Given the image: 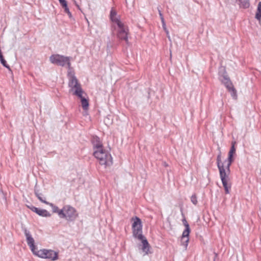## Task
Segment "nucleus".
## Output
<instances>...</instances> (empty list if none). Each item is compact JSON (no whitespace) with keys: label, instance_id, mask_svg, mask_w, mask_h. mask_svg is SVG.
Here are the masks:
<instances>
[{"label":"nucleus","instance_id":"obj_1","mask_svg":"<svg viewBox=\"0 0 261 261\" xmlns=\"http://www.w3.org/2000/svg\"><path fill=\"white\" fill-rule=\"evenodd\" d=\"M94 156L99 161V163L101 165H104L105 167L110 166L113 164L112 157L108 151L102 149H98L96 151H94Z\"/></svg>","mask_w":261,"mask_h":261},{"label":"nucleus","instance_id":"obj_2","mask_svg":"<svg viewBox=\"0 0 261 261\" xmlns=\"http://www.w3.org/2000/svg\"><path fill=\"white\" fill-rule=\"evenodd\" d=\"M78 217L76 210L69 205H64L59 213V217L68 221H73Z\"/></svg>","mask_w":261,"mask_h":261},{"label":"nucleus","instance_id":"obj_3","mask_svg":"<svg viewBox=\"0 0 261 261\" xmlns=\"http://www.w3.org/2000/svg\"><path fill=\"white\" fill-rule=\"evenodd\" d=\"M219 75L220 80L225 85L229 91L231 92V96L236 98L237 91L233 88L229 77L226 73L225 69L223 67H221L219 68Z\"/></svg>","mask_w":261,"mask_h":261},{"label":"nucleus","instance_id":"obj_4","mask_svg":"<svg viewBox=\"0 0 261 261\" xmlns=\"http://www.w3.org/2000/svg\"><path fill=\"white\" fill-rule=\"evenodd\" d=\"M133 223L132 225L133 237L138 240L143 239L144 236L142 234V225L141 219L135 217L132 218Z\"/></svg>","mask_w":261,"mask_h":261},{"label":"nucleus","instance_id":"obj_5","mask_svg":"<svg viewBox=\"0 0 261 261\" xmlns=\"http://www.w3.org/2000/svg\"><path fill=\"white\" fill-rule=\"evenodd\" d=\"M33 254L40 258L49 259L51 260H56L58 258V253L52 250L45 249L40 250H36Z\"/></svg>","mask_w":261,"mask_h":261},{"label":"nucleus","instance_id":"obj_6","mask_svg":"<svg viewBox=\"0 0 261 261\" xmlns=\"http://www.w3.org/2000/svg\"><path fill=\"white\" fill-rule=\"evenodd\" d=\"M50 61L52 63L59 66H64L67 64L68 67L70 66V58L68 57L54 55L50 56Z\"/></svg>","mask_w":261,"mask_h":261},{"label":"nucleus","instance_id":"obj_7","mask_svg":"<svg viewBox=\"0 0 261 261\" xmlns=\"http://www.w3.org/2000/svg\"><path fill=\"white\" fill-rule=\"evenodd\" d=\"M68 86L71 88V91H73V94L76 96H80L81 93H84L80 84L76 77L69 79Z\"/></svg>","mask_w":261,"mask_h":261},{"label":"nucleus","instance_id":"obj_8","mask_svg":"<svg viewBox=\"0 0 261 261\" xmlns=\"http://www.w3.org/2000/svg\"><path fill=\"white\" fill-rule=\"evenodd\" d=\"M118 32L117 37L121 40L125 41L126 43H128V29L127 27L125 26L124 24L121 21H118Z\"/></svg>","mask_w":261,"mask_h":261},{"label":"nucleus","instance_id":"obj_9","mask_svg":"<svg viewBox=\"0 0 261 261\" xmlns=\"http://www.w3.org/2000/svg\"><path fill=\"white\" fill-rule=\"evenodd\" d=\"M182 222L186 227V229L182 232L181 238V244L185 246V248H187L189 241V236L190 231V228L189 224L185 219H183Z\"/></svg>","mask_w":261,"mask_h":261},{"label":"nucleus","instance_id":"obj_10","mask_svg":"<svg viewBox=\"0 0 261 261\" xmlns=\"http://www.w3.org/2000/svg\"><path fill=\"white\" fill-rule=\"evenodd\" d=\"M24 233L26 238V241L28 246L31 249L33 253H35L37 248L35 245V241L32 237L30 232L27 228H24Z\"/></svg>","mask_w":261,"mask_h":261},{"label":"nucleus","instance_id":"obj_11","mask_svg":"<svg viewBox=\"0 0 261 261\" xmlns=\"http://www.w3.org/2000/svg\"><path fill=\"white\" fill-rule=\"evenodd\" d=\"M92 142L93 145L94 151H96L97 150H98L99 148H103L102 144L98 137H93L92 140Z\"/></svg>","mask_w":261,"mask_h":261},{"label":"nucleus","instance_id":"obj_12","mask_svg":"<svg viewBox=\"0 0 261 261\" xmlns=\"http://www.w3.org/2000/svg\"><path fill=\"white\" fill-rule=\"evenodd\" d=\"M235 144H236L235 141L232 142L231 147V148L228 153V157L227 160L225 161V162H227V163H230V164L232 163V162L233 161V159H232L233 154L236 152V148L234 147Z\"/></svg>","mask_w":261,"mask_h":261},{"label":"nucleus","instance_id":"obj_13","mask_svg":"<svg viewBox=\"0 0 261 261\" xmlns=\"http://www.w3.org/2000/svg\"><path fill=\"white\" fill-rule=\"evenodd\" d=\"M139 240L141 241L142 243V249L143 252L145 253V254H148L149 249V244L144 237L143 239H140Z\"/></svg>","mask_w":261,"mask_h":261},{"label":"nucleus","instance_id":"obj_14","mask_svg":"<svg viewBox=\"0 0 261 261\" xmlns=\"http://www.w3.org/2000/svg\"><path fill=\"white\" fill-rule=\"evenodd\" d=\"M83 93H80V96H77L81 99V102L82 103V107L84 110H87L89 108V102L88 100L86 99L85 97H83L82 94Z\"/></svg>","mask_w":261,"mask_h":261},{"label":"nucleus","instance_id":"obj_15","mask_svg":"<svg viewBox=\"0 0 261 261\" xmlns=\"http://www.w3.org/2000/svg\"><path fill=\"white\" fill-rule=\"evenodd\" d=\"M231 164L227 163L226 164V168L227 172L225 173H224L223 175L220 176V178L221 180H230L229 177V175L230 173V166Z\"/></svg>","mask_w":261,"mask_h":261},{"label":"nucleus","instance_id":"obj_16","mask_svg":"<svg viewBox=\"0 0 261 261\" xmlns=\"http://www.w3.org/2000/svg\"><path fill=\"white\" fill-rule=\"evenodd\" d=\"M223 186L225 189V192L226 194H228L229 193V190L231 188V184L229 182V180H221Z\"/></svg>","mask_w":261,"mask_h":261},{"label":"nucleus","instance_id":"obj_17","mask_svg":"<svg viewBox=\"0 0 261 261\" xmlns=\"http://www.w3.org/2000/svg\"><path fill=\"white\" fill-rule=\"evenodd\" d=\"M40 216L49 217L51 216L50 214L46 210L43 209H39L38 213Z\"/></svg>","mask_w":261,"mask_h":261},{"label":"nucleus","instance_id":"obj_18","mask_svg":"<svg viewBox=\"0 0 261 261\" xmlns=\"http://www.w3.org/2000/svg\"><path fill=\"white\" fill-rule=\"evenodd\" d=\"M255 18L258 20L261 19V2L258 4L257 12L255 14Z\"/></svg>","mask_w":261,"mask_h":261},{"label":"nucleus","instance_id":"obj_19","mask_svg":"<svg viewBox=\"0 0 261 261\" xmlns=\"http://www.w3.org/2000/svg\"><path fill=\"white\" fill-rule=\"evenodd\" d=\"M116 12L115 11H114L113 10H112L111 11V14H110L111 19L113 21L117 23V24L118 25V21H120L116 17Z\"/></svg>","mask_w":261,"mask_h":261},{"label":"nucleus","instance_id":"obj_20","mask_svg":"<svg viewBox=\"0 0 261 261\" xmlns=\"http://www.w3.org/2000/svg\"><path fill=\"white\" fill-rule=\"evenodd\" d=\"M35 194L36 196L37 197V198L40 200V201H41L42 202H43L46 204L48 203V202H47L45 200V198L43 199V198L42 196V194L41 193H39L38 191L35 190Z\"/></svg>","mask_w":261,"mask_h":261},{"label":"nucleus","instance_id":"obj_21","mask_svg":"<svg viewBox=\"0 0 261 261\" xmlns=\"http://www.w3.org/2000/svg\"><path fill=\"white\" fill-rule=\"evenodd\" d=\"M48 205H49L52 208V210H53V213H57L58 216H59V213L61 211V210H60L58 207H57V206L56 205H54L53 203H49L48 202V203L47 204Z\"/></svg>","mask_w":261,"mask_h":261},{"label":"nucleus","instance_id":"obj_22","mask_svg":"<svg viewBox=\"0 0 261 261\" xmlns=\"http://www.w3.org/2000/svg\"><path fill=\"white\" fill-rule=\"evenodd\" d=\"M218 168L219 170L220 176L223 175L224 173H225L227 172V168L225 169L224 165L218 166Z\"/></svg>","mask_w":261,"mask_h":261},{"label":"nucleus","instance_id":"obj_23","mask_svg":"<svg viewBox=\"0 0 261 261\" xmlns=\"http://www.w3.org/2000/svg\"><path fill=\"white\" fill-rule=\"evenodd\" d=\"M217 166L224 165V164L222 163L221 161V153L220 151L219 152V153L217 157Z\"/></svg>","mask_w":261,"mask_h":261},{"label":"nucleus","instance_id":"obj_24","mask_svg":"<svg viewBox=\"0 0 261 261\" xmlns=\"http://www.w3.org/2000/svg\"><path fill=\"white\" fill-rule=\"evenodd\" d=\"M69 70L68 71V76L69 77V79L72 78V77H75L74 76V73L73 71H72L70 66L68 67Z\"/></svg>","mask_w":261,"mask_h":261},{"label":"nucleus","instance_id":"obj_25","mask_svg":"<svg viewBox=\"0 0 261 261\" xmlns=\"http://www.w3.org/2000/svg\"><path fill=\"white\" fill-rule=\"evenodd\" d=\"M191 202L195 205L197 203V198L195 195H193L191 197Z\"/></svg>","mask_w":261,"mask_h":261},{"label":"nucleus","instance_id":"obj_26","mask_svg":"<svg viewBox=\"0 0 261 261\" xmlns=\"http://www.w3.org/2000/svg\"><path fill=\"white\" fill-rule=\"evenodd\" d=\"M63 7L64 8L65 12L67 13L68 16L70 17L71 16V14L69 11L68 8L67 7V4H66V6H63Z\"/></svg>","mask_w":261,"mask_h":261},{"label":"nucleus","instance_id":"obj_27","mask_svg":"<svg viewBox=\"0 0 261 261\" xmlns=\"http://www.w3.org/2000/svg\"><path fill=\"white\" fill-rule=\"evenodd\" d=\"M59 1L62 6H66L67 2L65 0H59Z\"/></svg>","mask_w":261,"mask_h":261},{"label":"nucleus","instance_id":"obj_28","mask_svg":"<svg viewBox=\"0 0 261 261\" xmlns=\"http://www.w3.org/2000/svg\"><path fill=\"white\" fill-rule=\"evenodd\" d=\"M30 209L34 212H35L36 213H38V210L39 208H37L35 206H32L31 207H30Z\"/></svg>","mask_w":261,"mask_h":261},{"label":"nucleus","instance_id":"obj_29","mask_svg":"<svg viewBox=\"0 0 261 261\" xmlns=\"http://www.w3.org/2000/svg\"><path fill=\"white\" fill-rule=\"evenodd\" d=\"M163 29H164V31L166 32L167 36V37L168 38L169 40H171V38H170V37L169 34V31L167 30L166 27L163 28Z\"/></svg>","mask_w":261,"mask_h":261},{"label":"nucleus","instance_id":"obj_30","mask_svg":"<svg viewBox=\"0 0 261 261\" xmlns=\"http://www.w3.org/2000/svg\"><path fill=\"white\" fill-rule=\"evenodd\" d=\"M158 11H159V15L160 16V18H162V17H163V15L161 12V11L160 10V9L158 8Z\"/></svg>","mask_w":261,"mask_h":261},{"label":"nucleus","instance_id":"obj_31","mask_svg":"<svg viewBox=\"0 0 261 261\" xmlns=\"http://www.w3.org/2000/svg\"><path fill=\"white\" fill-rule=\"evenodd\" d=\"M162 25H163V28H164V27H166V24H165V21H163L162 22Z\"/></svg>","mask_w":261,"mask_h":261},{"label":"nucleus","instance_id":"obj_32","mask_svg":"<svg viewBox=\"0 0 261 261\" xmlns=\"http://www.w3.org/2000/svg\"><path fill=\"white\" fill-rule=\"evenodd\" d=\"M161 18L162 22H163V21H165L164 17H162V18Z\"/></svg>","mask_w":261,"mask_h":261},{"label":"nucleus","instance_id":"obj_33","mask_svg":"<svg viewBox=\"0 0 261 261\" xmlns=\"http://www.w3.org/2000/svg\"><path fill=\"white\" fill-rule=\"evenodd\" d=\"M215 257H217V253H215Z\"/></svg>","mask_w":261,"mask_h":261},{"label":"nucleus","instance_id":"obj_34","mask_svg":"<svg viewBox=\"0 0 261 261\" xmlns=\"http://www.w3.org/2000/svg\"><path fill=\"white\" fill-rule=\"evenodd\" d=\"M214 261H215V259H214Z\"/></svg>","mask_w":261,"mask_h":261}]
</instances>
